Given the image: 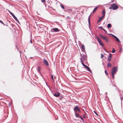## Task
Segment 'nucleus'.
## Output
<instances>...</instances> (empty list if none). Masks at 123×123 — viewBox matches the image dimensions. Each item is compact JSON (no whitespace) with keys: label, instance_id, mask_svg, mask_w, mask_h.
Here are the masks:
<instances>
[{"label":"nucleus","instance_id":"1","mask_svg":"<svg viewBox=\"0 0 123 123\" xmlns=\"http://www.w3.org/2000/svg\"><path fill=\"white\" fill-rule=\"evenodd\" d=\"M87 56L86 55H84L83 54H80L81 57L80 58V62L82 65L83 64H84L83 63L84 61H84H87V57L86 56Z\"/></svg>","mask_w":123,"mask_h":123},{"label":"nucleus","instance_id":"2","mask_svg":"<svg viewBox=\"0 0 123 123\" xmlns=\"http://www.w3.org/2000/svg\"><path fill=\"white\" fill-rule=\"evenodd\" d=\"M100 37L102 39L105 40L107 43H108L109 42V38L106 36H105L102 35L101 34H99Z\"/></svg>","mask_w":123,"mask_h":123},{"label":"nucleus","instance_id":"3","mask_svg":"<svg viewBox=\"0 0 123 123\" xmlns=\"http://www.w3.org/2000/svg\"><path fill=\"white\" fill-rule=\"evenodd\" d=\"M117 70L118 67L117 66L112 67L111 69V74H115L117 71Z\"/></svg>","mask_w":123,"mask_h":123},{"label":"nucleus","instance_id":"4","mask_svg":"<svg viewBox=\"0 0 123 123\" xmlns=\"http://www.w3.org/2000/svg\"><path fill=\"white\" fill-rule=\"evenodd\" d=\"M96 37L97 38L98 41V42L99 44L102 47H104L105 46L104 44L101 42V40L99 38V37L97 36H96Z\"/></svg>","mask_w":123,"mask_h":123},{"label":"nucleus","instance_id":"5","mask_svg":"<svg viewBox=\"0 0 123 123\" xmlns=\"http://www.w3.org/2000/svg\"><path fill=\"white\" fill-rule=\"evenodd\" d=\"M111 6L112 7V9L113 10H116L118 8V6L115 4L113 3L111 4Z\"/></svg>","mask_w":123,"mask_h":123},{"label":"nucleus","instance_id":"6","mask_svg":"<svg viewBox=\"0 0 123 123\" xmlns=\"http://www.w3.org/2000/svg\"><path fill=\"white\" fill-rule=\"evenodd\" d=\"M60 31V30L57 28H54L51 29V31L52 32H59Z\"/></svg>","mask_w":123,"mask_h":123},{"label":"nucleus","instance_id":"7","mask_svg":"<svg viewBox=\"0 0 123 123\" xmlns=\"http://www.w3.org/2000/svg\"><path fill=\"white\" fill-rule=\"evenodd\" d=\"M82 65L84 67L86 68L87 70L88 71L90 72L92 74V72H91V70L90 68L89 67H88L87 66L84 64H83Z\"/></svg>","mask_w":123,"mask_h":123},{"label":"nucleus","instance_id":"8","mask_svg":"<svg viewBox=\"0 0 123 123\" xmlns=\"http://www.w3.org/2000/svg\"><path fill=\"white\" fill-rule=\"evenodd\" d=\"M52 93L54 96L56 97H59L60 95V93L58 92H57V93H55V92H52Z\"/></svg>","mask_w":123,"mask_h":123},{"label":"nucleus","instance_id":"9","mask_svg":"<svg viewBox=\"0 0 123 123\" xmlns=\"http://www.w3.org/2000/svg\"><path fill=\"white\" fill-rule=\"evenodd\" d=\"M108 34L111 35L112 36H113L114 37V38H115V39L116 40L117 42H120V41L119 40V39L116 36L111 34Z\"/></svg>","mask_w":123,"mask_h":123},{"label":"nucleus","instance_id":"10","mask_svg":"<svg viewBox=\"0 0 123 123\" xmlns=\"http://www.w3.org/2000/svg\"><path fill=\"white\" fill-rule=\"evenodd\" d=\"M43 63L47 67H48L49 66V64L48 61H47L46 59H44L43 60Z\"/></svg>","mask_w":123,"mask_h":123},{"label":"nucleus","instance_id":"11","mask_svg":"<svg viewBox=\"0 0 123 123\" xmlns=\"http://www.w3.org/2000/svg\"><path fill=\"white\" fill-rule=\"evenodd\" d=\"M79 107V106L77 105L74 108V113L76 112V111H77L79 109L78 108V107Z\"/></svg>","mask_w":123,"mask_h":123},{"label":"nucleus","instance_id":"12","mask_svg":"<svg viewBox=\"0 0 123 123\" xmlns=\"http://www.w3.org/2000/svg\"><path fill=\"white\" fill-rule=\"evenodd\" d=\"M109 56L108 58V61H110L111 60V58L112 57V55L111 53H109Z\"/></svg>","mask_w":123,"mask_h":123},{"label":"nucleus","instance_id":"13","mask_svg":"<svg viewBox=\"0 0 123 123\" xmlns=\"http://www.w3.org/2000/svg\"><path fill=\"white\" fill-rule=\"evenodd\" d=\"M81 48L82 49V51L83 52H84V51L85 50V47L83 44H82L81 45Z\"/></svg>","mask_w":123,"mask_h":123},{"label":"nucleus","instance_id":"14","mask_svg":"<svg viewBox=\"0 0 123 123\" xmlns=\"http://www.w3.org/2000/svg\"><path fill=\"white\" fill-rule=\"evenodd\" d=\"M98 8V7L97 6H96L94 9L93 10V11L92 12V13H94L96 11L97 8Z\"/></svg>","mask_w":123,"mask_h":123},{"label":"nucleus","instance_id":"15","mask_svg":"<svg viewBox=\"0 0 123 123\" xmlns=\"http://www.w3.org/2000/svg\"><path fill=\"white\" fill-rule=\"evenodd\" d=\"M41 69V68L40 66H38V67L37 70H38V72L39 73H41V71H40Z\"/></svg>","mask_w":123,"mask_h":123},{"label":"nucleus","instance_id":"16","mask_svg":"<svg viewBox=\"0 0 123 123\" xmlns=\"http://www.w3.org/2000/svg\"><path fill=\"white\" fill-rule=\"evenodd\" d=\"M75 113V116L78 118H79L80 117V116L79 115V114L77 113Z\"/></svg>","mask_w":123,"mask_h":123},{"label":"nucleus","instance_id":"17","mask_svg":"<svg viewBox=\"0 0 123 123\" xmlns=\"http://www.w3.org/2000/svg\"><path fill=\"white\" fill-rule=\"evenodd\" d=\"M107 27L109 29L111 28L112 27V26L111 24H108L107 25Z\"/></svg>","mask_w":123,"mask_h":123},{"label":"nucleus","instance_id":"18","mask_svg":"<svg viewBox=\"0 0 123 123\" xmlns=\"http://www.w3.org/2000/svg\"><path fill=\"white\" fill-rule=\"evenodd\" d=\"M103 19V18L101 17L98 20V22L97 23L98 24L99 22L101 21Z\"/></svg>","mask_w":123,"mask_h":123},{"label":"nucleus","instance_id":"19","mask_svg":"<svg viewBox=\"0 0 123 123\" xmlns=\"http://www.w3.org/2000/svg\"><path fill=\"white\" fill-rule=\"evenodd\" d=\"M107 67H111V64L110 63H108L107 64Z\"/></svg>","mask_w":123,"mask_h":123},{"label":"nucleus","instance_id":"20","mask_svg":"<svg viewBox=\"0 0 123 123\" xmlns=\"http://www.w3.org/2000/svg\"><path fill=\"white\" fill-rule=\"evenodd\" d=\"M15 19V20H17V17L15 16V15L14 14L13 15H12V16Z\"/></svg>","mask_w":123,"mask_h":123},{"label":"nucleus","instance_id":"21","mask_svg":"<svg viewBox=\"0 0 123 123\" xmlns=\"http://www.w3.org/2000/svg\"><path fill=\"white\" fill-rule=\"evenodd\" d=\"M105 10H103L102 12V14L104 15H105Z\"/></svg>","mask_w":123,"mask_h":123},{"label":"nucleus","instance_id":"22","mask_svg":"<svg viewBox=\"0 0 123 123\" xmlns=\"http://www.w3.org/2000/svg\"><path fill=\"white\" fill-rule=\"evenodd\" d=\"M8 10V12H9V13H10V14L12 16V15H14V14L12 12H11L9 10Z\"/></svg>","mask_w":123,"mask_h":123},{"label":"nucleus","instance_id":"23","mask_svg":"<svg viewBox=\"0 0 123 123\" xmlns=\"http://www.w3.org/2000/svg\"><path fill=\"white\" fill-rule=\"evenodd\" d=\"M88 23L89 24V28L90 29L91 28L90 22H88Z\"/></svg>","mask_w":123,"mask_h":123},{"label":"nucleus","instance_id":"24","mask_svg":"<svg viewBox=\"0 0 123 123\" xmlns=\"http://www.w3.org/2000/svg\"><path fill=\"white\" fill-rule=\"evenodd\" d=\"M105 74L106 75H108V74H109L107 72V71L106 70H105Z\"/></svg>","mask_w":123,"mask_h":123},{"label":"nucleus","instance_id":"25","mask_svg":"<svg viewBox=\"0 0 123 123\" xmlns=\"http://www.w3.org/2000/svg\"><path fill=\"white\" fill-rule=\"evenodd\" d=\"M60 6L63 9H64L65 7L62 4H61Z\"/></svg>","mask_w":123,"mask_h":123},{"label":"nucleus","instance_id":"26","mask_svg":"<svg viewBox=\"0 0 123 123\" xmlns=\"http://www.w3.org/2000/svg\"><path fill=\"white\" fill-rule=\"evenodd\" d=\"M115 52V49L114 48H113V49L112 51V52L113 53H114Z\"/></svg>","mask_w":123,"mask_h":123},{"label":"nucleus","instance_id":"27","mask_svg":"<svg viewBox=\"0 0 123 123\" xmlns=\"http://www.w3.org/2000/svg\"><path fill=\"white\" fill-rule=\"evenodd\" d=\"M91 18V16H89L88 17V22H90V19Z\"/></svg>","mask_w":123,"mask_h":123},{"label":"nucleus","instance_id":"28","mask_svg":"<svg viewBox=\"0 0 123 123\" xmlns=\"http://www.w3.org/2000/svg\"><path fill=\"white\" fill-rule=\"evenodd\" d=\"M80 117L82 120V121L84 123V119L83 118L80 116Z\"/></svg>","mask_w":123,"mask_h":123},{"label":"nucleus","instance_id":"29","mask_svg":"<svg viewBox=\"0 0 123 123\" xmlns=\"http://www.w3.org/2000/svg\"><path fill=\"white\" fill-rule=\"evenodd\" d=\"M104 57V55L103 54H101V58H103Z\"/></svg>","mask_w":123,"mask_h":123},{"label":"nucleus","instance_id":"30","mask_svg":"<svg viewBox=\"0 0 123 123\" xmlns=\"http://www.w3.org/2000/svg\"><path fill=\"white\" fill-rule=\"evenodd\" d=\"M93 112L94 113L98 116V114L96 112V111H94Z\"/></svg>","mask_w":123,"mask_h":123},{"label":"nucleus","instance_id":"31","mask_svg":"<svg viewBox=\"0 0 123 123\" xmlns=\"http://www.w3.org/2000/svg\"><path fill=\"white\" fill-rule=\"evenodd\" d=\"M114 74H111L112 75V78L113 79H114Z\"/></svg>","mask_w":123,"mask_h":123},{"label":"nucleus","instance_id":"32","mask_svg":"<svg viewBox=\"0 0 123 123\" xmlns=\"http://www.w3.org/2000/svg\"><path fill=\"white\" fill-rule=\"evenodd\" d=\"M51 79H52V80H53V81H54V78H53V75H51Z\"/></svg>","mask_w":123,"mask_h":123},{"label":"nucleus","instance_id":"33","mask_svg":"<svg viewBox=\"0 0 123 123\" xmlns=\"http://www.w3.org/2000/svg\"><path fill=\"white\" fill-rule=\"evenodd\" d=\"M98 27L99 29H102L103 30V29H104L102 26H100L99 27Z\"/></svg>","mask_w":123,"mask_h":123},{"label":"nucleus","instance_id":"34","mask_svg":"<svg viewBox=\"0 0 123 123\" xmlns=\"http://www.w3.org/2000/svg\"><path fill=\"white\" fill-rule=\"evenodd\" d=\"M123 97H121V104H122V100H123Z\"/></svg>","mask_w":123,"mask_h":123},{"label":"nucleus","instance_id":"35","mask_svg":"<svg viewBox=\"0 0 123 123\" xmlns=\"http://www.w3.org/2000/svg\"><path fill=\"white\" fill-rule=\"evenodd\" d=\"M0 22L2 24H3L4 25H5V24L3 23V22H2V21L0 20Z\"/></svg>","mask_w":123,"mask_h":123},{"label":"nucleus","instance_id":"36","mask_svg":"<svg viewBox=\"0 0 123 123\" xmlns=\"http://www.w3.org/2000/svg\"><path fill=\"white\" fill-rule=\"evenodd\" d=\"M103 30L105 32V33H106L107 32V31L105 29H103Z\"/></svg>","mask_w":123,"mask_h":123},{"label":"nucleus","instance_id":"37","mask_svg":"<svg viewBox=\"0 0 123 123\" xmlns=\"http://www.w3.org/2000/svg\"><path fill=\"white\" fill-rule=\"evenodd\" d=\"M78 111L80 113L81 112V111L79 109L78 110Z\"/></svg>","mask_w":123,"mask_h":123},{"label":"nucleus","instance_id":"38","mask_svg":"<svg viewBox=\"0 0 123 123\" xmlns=\"http://www.w3.org/2000/svg\"><path fill=\"white\" fill-rule=\"evenodd\" d=\"M83 118H85L86 117V114H84L83 115Z\"/></svg>","mask_w":123,"mask_h":123},{"label":"nucleus","instance_id":"39","mask_svg":"<svg viewBox=\"0 0 123 123\" xmlns=\"http://www.w3.org/2000/svg\"><path fill=\"white\" fill-rule=\"evenodd\" d=\"M41 0L42 2H44L45 1V0Z\"/></svg>","mask_w":123,"mask_h":123},{"label":"nucleus","instance_id":"40","mask_svg":"<svg viewBox=\"0 0 123 123\" xmlns=\"http://www.w3.org/2000/svg\"><path fill=\"white\" fill-rule=\"evenodd\" d=\"M16 21L17 22H18V23H19V20H18V19H17V20H16Z\"/></svg>","mask_w":123,"mask_h":123},{"label":"nucleus","instance_id":"41","mask_svg":"<svg viewBox=\"0 0 123 123\" xmlns=\"http://www.w3.org/2000/svg\"><path fill=\"white\" fill-rule=\"evenodd\" d=\"M117 89L118 92L120 93V90L118 88H117Z\"/></svg>","mask_w":123,"mask_h":123},{"label":"nucleus","instance_id":"42","mask_svg":"<svg viewBox=\"0 0 123 123\" xmlns=\"http://www.w3.org/2000/svg\"><path fill=\"white\" fill-rule=\"evenodd\" d=\"M105 15H104L103 14V15L102 16V17L103 18L105 16Z\"/></svg>","mask_w":123,"mask_h":123},{"label":"nucleus","instance_id":"43","mask_svg":"<svg viewBox=\"0 0 123 123\" xmlns=\"http://www.w3.org/2000/svg\"><path fill=\"white\" fill-rule=\"evenodd\" d=\"M30 42H31V43H32V40H31V39Z\"/></svg>","mask_w":123,"mask_h":123},{"label":"nucleus","instance_id":"44","mask_svg":"<svg viewBox=\"0 0 123 123\" xmlns=\"http://www.w3.org/2000/svg\"><path fill=\"white\" fill-rule=\"evenodd\" d=\"M114 0H112L111 1V2H113L114 1Z\"/></svg>","mask_w":123,"mask_h":123},{"label":"nucleus","instance_id":"45","mask_svg":"<svg viewBox=\"0 0 123 123\" xmlns=\"http://www.w3.org/2000/svg\"><path fill=\"white\" fill-rule=\"evenodd\" d=\"M112 8V7H111H111H110L109 8V9H111Z\"/></svg>","mask_w":123,"mask_h":123},{"label":"nucleus","instance_id":"46","mask_svg":"<svg viewBox=\"0 0 123 123\" xmlns=\"http://www.w3.org/2000/svg\"><path fill=\"white\" fill-rule=\"evenodd\" d=\"M115 84H113L112 83V86H115Z\"/></svg>","mask_w":123,"mask_h":123},{"label":"nucleus","instance_id":"47","mask_svg":"<svg viewBox=\"0 0 123 123\" xmlns=\"http://www.w3.org/2000/svg\"><path fill=\"white\" fill-rule=\"evenodd\" d=\"M122 50V48H121L119 50L120 52Z\"/></svg>","mask_w":123,"mask_h":123},{"label":"nucleus","instance_id":"48","mask_svg":"<svg viewBox=\"0 0 123 123\" xmlns=\"http://www.w3.org/2000/svg\"><path fill=\"white\" fill-rule=\"evenodd\" d=\"M91 14H92V13H91V14H90V15H89V16H91Z\"/></svg>","mask_w":123,"mask_h":123},{"label":"nucleus","instance_id":"49","mask_svg":"<svg viewBox=\"0 0 123 123\" xmlns=\"http://www.w3.org/2000/svg\"><path fill=\"white\" fill-rule=\"evenodd\" d=\"M19 52L20 53V51H19Z\"/></svg>","mask_w":123,"mask_h":123},{"label":"nucleus","instance_id":"50","mask_svg":"<svg viewBox=\"0 0 123 123\" xmlns=\"http://www.w3.org/2000/svg\"><path fill=\"white\" fill-rule=\"evenodd\" d=\"M105 93L107 95V93L106 92H105Z\"/></svg>","mask_w":123,"mask_h":123},{"label":"nucleus","instance_id":"51","mask_svg":"<svg viewBox=\"0 0 123 123\" xmlns=\"http://www.w3.org/2000/svg\"><path fill=\"white\" fill-rule=\"evenodd\" d=\"M47 86L48 87H49V86H48V85H47Z\"/></svg>","mask_w":123,"mask_h":123},{"label":"nucleus","instance_id":"52","mask_svg":"<svg viewBox=\"0 0 123 123\" xmlns=\"http://www.w3.org/2000/svg\"><path fill=\"white\" fill-rule=\"evenodd\" d=\"M115 87H117V86H115Z\"/></svg>","mask_w":123,"mask_h":123},{"label":"nucleus","instance_id":"53","mask_svg":"<svg viewBox=\"0 0 123 123\" xmlns=\"http://www.w3.org/2000/svg\"><path fill=\"white\" fill-rule=\"evenodd\" d=\"M17 49H18V48H17Z\"/></svg>","mask_w":123,"mask_h":123},{"label":"nucleus","instance_id":"54","mask_svg":"<svg viewBox=\"0 0 123 123\" xmlns=\"http://www.w3.org/2000/svg\"><path fill=\"white\" fill-rule=\"evenodd\" d=\"M60 99H61V98H60Z\"/></svg>","mask_w":123,"mask_h":123}]
</instances>
